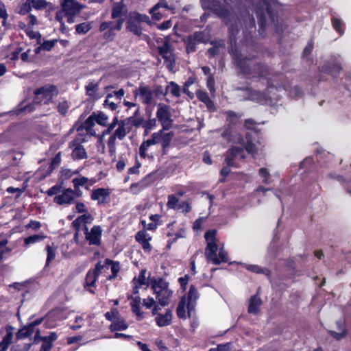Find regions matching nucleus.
Returning a JSON list of instances; mask_svg holds the SVG:
<instances>
[{
    "label": "nucleus",
    "mask_w": 351,
    "mask_h": 351,
    "mask_svg": "<svg viewBox=\"0 0 351 351\" xmlns=\"http://www.w3.org/2000/svg\"><path fill=\"white\" fill-rule=\"evenodd\" d=\"M94 117H95V112H93L82 124V126L86 130H88L94 125V121H95Z\"/></svg>",
    "instance_id": "052dcab7"
},
{
    "label": "nucleus",
    "mask_w": 351,
    "mask_h": 351,
    "mask_svg": "<svg viewBox=\"0 0 351 351\" xmlns=\"http://www.w3.org/2000/svg\"><path fill=\"white\" fill-rule=\"evenodd\" d=\"M184 296L186 297V302H187L188 315L190 316L191 312L195 308V301L199 298V293L195 285H191L190 286L189 292L186 295Z\"/></svg>",
    "instance_id": "2eb2a0df"
},
{
    "label": "nucleus",
    "mask_w": 351,
    "mask_h": 351,
    "mask_svg": "<svg viewBox=\"0 0 351 351\" xmlns=\"http://www.w3.org/2000/svg\"><path fill=\"white\" fill-rule=\"evenodd\" d=\"M239 32L237 25L232 24L229 27V53L233 56V58L241 71L243 73L250 74L252 72L261 75L263 72V66L258 64L257 68H253L255 61L249 58H243L241 53L237 47V35Z\"/></svg>",
    "instance_id": "f03ea898"
},
{
    "label": "nucleus",
    "mask_w": 351,
    "mask_h": 351,
    "mask_svg": "<svg viewBox=\"0 0 351 351\" xmlns=\"http://www.w3.org/2000/svg\"><path fill=\"white\" fill-rule=\"evenodd\" d=\"M106 265H111L112 275L109 276V279L111 280L117 277L118 272L120 270V265L119 262H114L113 261L106 258L105 260Z\"/></svg>",
    "instance_id": "473e14b6"
},
{
    "label": "nucleus",
    "mask_w": 351,
    "mask_h": 351,
    "mask_svg": "<svg viewBox=\"0 0 351 351\" xmlns=\"http://www.w3.org/2000/svg\"><path fill=\"white\" fill-rule=\"evenodd\" d=\"M341 70L342 66L341 64L337 62H327L324 66H322V72L330 75L333 77H337L339 75Z\"/></svg>",
    "instance_id": "f3484780"
},
{
    "label": "nucleus",
    "mask_w": 351,
    "mask_h": 351,
    "mask_svg": "<svg viewBox=\"0 0 351 351\" xmlns=\"http://www.w3.org/2000/svg\"><path fill=\"white\" fill-rule=\"evenodd\" d=\"M141 299L139 296L132 297L130 305L132 312L135 313L138 317L142 319L143 317V313L141 311Z\"/></svg>",
    "instance_id": "bb28decb"
},
{
    "label": "nucleus",
    "mask_w": 351,
    "mask_h": 351,
    "mask_svg": "<svg viewBox=\"0 0 351 351\" xmlns=\"http://www.w3.org/2000/svg\"><path fill=\"white\" fill-rule=\"evenodd\" d=\"M126 30L132 32L136 36H140L143 34V28L140 23L134 21L130 17H128L126 21Z\"/></svg>",
    "instance_id": "4be33fe9"
},
{
    "label": "nucleus",
    "mask_w": 351,
    "mask_h": 351,
    "mask_svg": "<svg viewBox=\"0 0 351 351\" xmlns=\"http://www.w3.org/2000/svg\"><path fill=\"white\" fill-rule=\"evenodd\" d=\"M189 37L197 44L206 43V36L203 32H195L192 35L189 36Z\"/></svg>",
    "instance_id": "09e8293b"
},
{
    "label": "nucleus",
    "mask_w": 351,
    "mask_h": 351,
    "mask_svg": "<svg viewBox=\"0 0 351 351\" xmlns=\"http://www.w3.org/2000/svg\"><path fill=\"white\" fill-rule=\"evenodd\" d=\"M262 304V300L257 295L252 296L250 300L248 312L250 313L256 314L259 311V306Z\"/></svg>",
    "instance_id": "393cba45"
},
{
    "label": "nucleus",
    "mask_w": 351,
    "mask_h": 351,
    "mask_svg": "<svg viewBox=\"0 0 351 351\" xmlns=\"http://www.w3.org/2000/svg\"><path fill=\"white\" fill-rule=\"evenodd\" d=\"M60 162H61L60 154V153H58L51 160V164L49 166L50 171H52L53 169H55L56 167L59 166Z\"/></svg>",
    "instance_id": "338daca9"
},
{
    "label": "nucleus",
    "mask_w": 351,
    "mask_h": 351,
    "mask_svg": "<svg viewBox=\"0 0 351 351\" xmlns=\"http://www.w3.org/2000/svg\"><path fill=\"white\" fill-rule=\"evenodd\" d=\"M88 179L86 177L82 178H75L72 180L73 184L74 189L79 188L81 186H84L87 182Z\"/></svg>",
    "instance_id": "bf43d9fd"
},
{
    "label": "nucleus",
    "mask_w": 351,
    "mask_h": 351,
    "mask_svg": "<svg viewBox=\"0 0 351 351\" xmlns=\"http://www.w3.org/2000/svg\"><path fill=\"white\" fill-rule=\"evenodd\" d=\"M128 17H130V19H132V20H134V21H136L140 24L141 23H145L147 24H149L151 23L149 16H147L146 14H141L137 12H130Z\"/></svg>",
    "instance_id": "c85d7f7f"
},
{
    "label": "nucleus",
    "mask_w": 351,
    "mask_h": 351,
    "mask_svg": "<svg viewBox=\"0 0 351 351\" xmlns=\"http://www.w3.org/2000/svg\"><path fill=\"white\" fill-rule=\"evenodd\" d=\"M210 44L213 45V47L208 49V53L212 57L219 54L221 48L225 47V42L223 40L212 41Z\"/></svg>",
    "instance_id": "cd10ccee"
},
{
    "label": "nucleus",
    "mask_w": 351,
    "mask_h": 351,
    "mask_svg": "<svg viewBox=\"0 0 351 351\" xmlns=\"http://www.w3.org/2000/svg\"><path fill=\"white\" fill-rule=\"evenodd\" d=\"M162 130L154 132L152 134L151 138L147 141H144L139 147V155L142 158L149 157L147 152L148 148L155 144L160 143V137Z\"/></svg>",
    "instance_id": "9d476101"
},
{
    "label": "nucleus",
    "mask_w": 351,
    "mask_h": 351,
    "mask_svg": "<svg viewBox=\"0 0 351 351\" xmlns=\"http://www.w3.org/2000/svg\"><path fill=\"white\" fill-rule=\"evenodd\" d=\"M119 140H122L125 138L127 134L125 123L123 121H120L119 123L118 128L115 130L114 132L112 134Z\"/></svg>",
    "instance_id": "ea45409f"
},
{
    "label": "nucleus",
    "mask_w": 351,
    "mask_h": 351,
    "mask_svg": "<svg viewBox=\"0 0 351 351\" xmlns=\"http://www.w3.org/2000/svg\"><path fill=\"white\" fill-rule=\"evenodd\" d=\"M289 94L292 98L299 99L304 95V91L300 86H295L291 88Z\"/></svg>",
    "instance_id": "de8ad7c7"
},
{
    "label": "nucleus",
    "mask_w": 351,
    "mask_h": 351,
    "mask_svg": "<svg viewBox=\"0 0 351 351\" xmlns=\"http://www.w3.org/2000/svg\"><path fill=\"white\" fill-rule=\"evenodd\" d=\"M107 95H111L112 99L114 98L118 102H121V99L125 95V90L123 88L119 89L117 91H112V93H108Z\"/></svg>",
    "instance_id": "4d7b16f0"
},
{
    "label": "nucleus",
    "mask_w": 351,
    "mask_h": 351,
    "mask_svg": "<svg viewBox=\"0 0 351 351\" xmlns=\"http://www.w3.org/2000/svg\"><path fill=\"white\" fill-rule=\"evenodd\" d=\"M314 48V40L313 38H311L307 43L306 46L304 47L302 57L303 58L308 57L311 54Z\"/></svg>",
    "instance_id": "8fccbe9b"
},
{
    "label": "nucleus",
    "mask_w": 351,
    "mask_h": 351,
    "mask_svg": "<svg viewBox=\"0 0 351 351\" xmlns=\"http://www.w3.org/2000/svg\"><path fill=\"white\" fill-rule=\"evenodd\" d=\"M178 0H159V1L152 7L149 13L152 15V17L155 20H160L162 17L164 13L159 10L164 8L167 10H173L177 8V3Z\"/></svg>",
    "instance_id": "0eeeda50"
},
{
    "label": "nucleus",
    "mask_w": 351,
    "mask_h": 351,
    "mask_svg": "<svg viewBox=\"0 0 351 351\" xmlns=\"http://www.w3.org/2000/svg\"><path fill=\"white\" fill-rule=\"evenodd\" d=\"M274 90L278 91V88L268 86L267 87L266 90H265V97H264L265 104H266L268 101H269L270 102H272L273 101H277L279 100L278 95H276L274 93L273 97L269 95V94L271 93Z\"/></svg>",
    "instance_id": "2f4dec72"
},
{
    "label": "nucleus",
    "mask_w": 351,
    "mask_h": 351,
    "mask_svg": "<svg viewBox=\"0 0 351 351\" xmlns=\"http://www.w3.org/2000/svg\"><path fill=\"white\" fill-rule=\"evenodd\" d=\"M13 330L14 328L11 326H8L6 327L7 333L2 340L3 346H5V347H8L9 345L12 343L13 337Z\"/></svg>",
    "instance_id": "37998d69"
},
{
    "label": "nucleus",
    "mask_w": 351,
    "mask_h": 351,
    "mask_svg": "<svg viewBox=\"0 0 351 351\" xmlns=\"http://www.w3.org/2000/svg\"><path fill=\"white\" fill-rule=\"evenodd\" d=\"M173 136V133L172 132L164 133L163 131L162 130V134H160L159 143H161L162 145V155H165L167 154Z\"/></svg>",
    "instance_id": "aec40b11"
},
{
    "label": "nucleus",
    "mask_w": 351,
    "mask_h": 351,
    "mask_svg": "<svg viewBox=\"0 0 351 351\" xmlns=\"http://www.w3.org/2000/svg\"><path fill=\"white\" fill-rule=\"evenodd\" d=\"M69 147L73 149L71 154L73 159L81 160L88 157L85 149L81 145L80 138H75L71 141L69 143Z\"/></svg>",
    "instance_id": "9b49d317"
},
{
    "label": "nucleus",
    "mask_w": 351,
    "mask_h": 351,
    "mask_svg": "<svg viewBox=\"0 0 351 351\" xmlns=\"http://www.w3.org/2000/svg\"><path fill=\"white\" fill-rule=\"evenodd\" d=\"M69 108V106L68 101L66 100H63V101L59 102V104L57 106L58 112L62 116H64V117L66 114Z\"/></svg>",
    "instance_id": "3c124183"
},
{
    "label": "nucleus",
    "mask_w": 351,
    "mask_h": 351,
    "mask_svg": "<svg viewBox=\"0 0 351 351\" xmlns=\"http://www.w3.org/2000/svg\"><path fill=\"white\" fill-rule=\"evenodd\" d=\"M61 5L62 9L65 12V14H76L83 8L75 0H63Z\"/></svg>",
    "instance_id": "4468645a"
},
{
    "label": "nucleus",
    "mask_w": 351,
    "mask_h": 351,
    "mask_svg": "<svg viewBox=\"0 0 351 351\" xmlns=\"http://www.w3.org/2000/svg\"><path fill=\"white\" fill-rule=\"evenodd\" d=\"M172 313L171 310H167L165 314L159 313L156 317V322L158 326L163 327L171 323Z\"/></svg>",
    "instance_id": "5701e85b"
},
{
    "label": "nucleus",
    "mask_w": 351,
    "mask_h": 351,
    "mask_svg": "<svg viewBox=\"0 0 351 351\" xmlns=\"http://www.w3.org/2000/svg\"><path fill=\"white\" fill-rule=\"evenodd\" d=\"M110 195L109 191L104 188H99L92 191L91 199L97 200L99 204L106 203V198Z\"/></svg>",
    "instance_id": "412c9836"
},
{
    "label": "nucleus",
    "mask_w": 351,
    "mask_h": 351,
    "mask_svg": "<svg viewBox=\"0 0 351 351\" xmlns=\"http://www.w3.org/2000/svg\"><path fill=\"white\" fill-rule=\"evenodd\" d=\"M212 12L221 19H227L230 14L229 6L221 3L219 0L215 5Z\"/></svg>",
    "instance_id": "6ab92c4d"
},
{
    "label": "nucleus",
    "mask_w": 351,
    "mask_h": 351,
    "mask_svg": "<svg viewBox=\"0 0 351 351\" xmlns=\"http://www.w3.org/2000/svg\"><path fill=\"white\" fill-rule=\"evenodd\" d=\"M32 6L36 10L45 8L47 5V2L45 0H29Z\"/></svg>",
    "instance_id": "864d4df0"
},
{
    "label": "nucleus",
    "mask_w": 351,
    "mask_h": 351,
    "mask_svg": "<svg viewBox=\"0 0 351 351\" xmlns=\"http://www.w3.org/2000/svg\"><path fill=\"white\" fill-rule=\"evenodd\" d=\"M156 125V121L155 119H149L147 121H145L143 123V128L145 129V132H147L149 130L154 128Z\"/></svg>",
    "instance_id": "680f3d73"
},
{
    "label": "nucleus",
    "mask_w": 351,
    "mask_h": 351,
    "mask_svg": "<svg viewBox=\"0 0 351 351\" xmlns=\"http://www.w3.org/2000/svg\"><path fill=\"white\" fill-rule=\"evenodd\" d=\"M167 206L171 209L180 210V203L179 202V198L177 197L175 195H169Z\"/></svg>",
    "instance_id": "4c0bfd02"
},
{
    "label": "nucleus",
    "mask_w": 351,
    "mask_h": 351,
    "mask_svg": "<svg viewBox=\"0 0 351 351\" xmlns=\"http://www.w3.org/2000/svg\"><path fill=\"white\" fill-rule=\"evenodd\" d=\"M217 0H202L200 3L204 10L212 12L215 5L217 3Z\"/></svg>",
    "instance_id": "603ef678"
},
{
    "label": "nucleus",
    "mask_w": 351,
    "mask_h": 351,
    "mask_svg": "<svg viewBox=\"0 0 351 351\" xmlns=\"http://www.w3.org/2000/svg\"><path fill=\"white\" fill-rule=\"evenodd\" d=\"M46 238L44 234H34L29 236L24 239V245L28 246L30 244H34L38 242H40Z\"/></svg>",
    "instance_id": "c9c22d12"
},
{
    "label": "nucleus",
    "mask_w": 351,
    "mask_h": 351,
    "mask_svg": "<svg viewBox=\"0 0 351 351\" xmlns=\"http://www.w3.org/2000/svg\"><path fill=\"white\" fill-rule=\"evenodd\" d=\"M46 250L47 252V256L46 260V265H49V263L55 258L56 256V248H53L49 245L46 246Z\"/></svg>",
    "instance_id": "5fc2aeb1"
},
{
    "label": "nucleus",
    "mask_w": 351,
    "mask_h": 351,
    "mask_svg": "<svg viewBox=\"0 0 351 351\" xmlns=\"http://www.w3.org/2000/svg\"><path fill=\"white\" fill-rule=\"evenodd\" d=\"M331 23L332 27L336 30V32L340 34H343L344 31L342 28V21L340 19L332 16L331 19Z\"/></svg>",
    "instance_id": "49530a36"
},
{
    "label": "nucleus",
    "mask_w": 351,
    "mask_h": 351,
    "mask_svg": "<svg viewBox=\"0 0 351 351\" xmlns=\"http://www.w3.org/2000/svg\"><path fill=\"white\" fill-rule=\"evenodd\" d=\"M136 240L142 245L144 250L149 252L152 249V246L149 243L151 237H147V234L143 231H139L135 236Z\"/></svg>",
    "instance_id": "b1692460"
},
{
    "label": "nucleus",
    "mask_w": 351,
    "mask_h": 351,
    "mask_svg": "<svg viewBox=\"0 0 351 351\" xmlns=\"http://www.w3.org/2000/svg\"><path fill=\"white\" fill-rule=\"evenodd\" d=\"M32 4L29 0L23 3L21 7L19 13L21 15H25L29 13L32 10Z\"/></svg>",
    "instance_id": "6e6d98bb"
},
{
    "label": "nucleus",
    "mask_w": 351,
    "mask_h": 351,
    "mask_svg": "<svg viewBox=\"0 0 351 351\" xmlns=\"http://www.w3.org/2000/svg\"><path fill=\"white\" fill-rule=\"evenodd\" d=\"M237 158H244L243 149L240 147H232L226 152V164L228 165V166H234L233 160Z\"/></svg>",
    "instance_id": "f8f14e48"
},
{
    "label": "nucleus",
    "mask_w": 351,
    "mask_h": 351,
    "mask_svg": "<svg viewBox=\"0 0 351 351\" xmlns=\"http://www.w3.org/2000/svg\"><path fill=\"white\" fill-rule=\"evenodd\" d=\"M256 12L258 16V23L260 29H263V10L261 7H257Z\"/></svg>",
    "instance_id": "69168bd1"
},
{
    "label": "nucleus",
    "mask_w": 351,
    "mask_h": 351,
    "mask_svg": "<svg viewBox=\"0 0 351 351\" xmlns=\"http://www.w3.org/2000/svg\"><path fill=\"white\" fill-rule=\"evenodd\" d=\"M245 127L254 133H258L261 131V123H256L252 119H248L245 121Z\"/></svg>",
    "instance_id": "f704fd0d"
},
{
    "label": "nucleus",
    "mask_w": 351,
    "mask_h": 351,
    "mask_svg": "<svg viewBox=\"0 0 351 351\" xmlns=\"http://www.w3.org/2000/svg\"><path fill=\"white\" fill-rule=\"evenodd\" d=\"M98 277L90 271H88L86 274L85 278L84 287H95V282L97 280Z\"/></svg>",
    "instance_id": "79ce46f5"
},
{
    "label": "nucleus",
    "mask_w": 351,
    "mask_h": 351,
    "mask_svg": "<svg viewBox=\"0 0 351 351\" xmlns=\"http://www.w3.org/2000/svg\"><path fill=\"white\" fill-rule=\"evenodd\" d=\"M156 117L161 123L164 130H169L171 126L172 120L171 119V113L169 106L163 104H158V108L156 112Z\"/></svg>",
    "instance_id": "6e6552de"
},
{
    "label": "nucleus",
    "mask_w": 351,
    "mask_h": 351,
    "mask_svg": "<svg viewBox=\"0 0 351 351\" xmlns=\"http://www.w3.org/2000/svg\"><path fill=\"white\" fill-rule=\"evenodd\" d=\"M265 11L267 15V21L265 18V29L267 24L272 25L274 31L278 34H282L285 25L283 19V5L278 0H265Z\"/></svg>",
    "instance_id": "7ed1b4c3"
},
{
    "label": "nucleus",
    "mask_w": 351,
    "mask_h": 351,
    "mask_svg": "<svg viewBox=\"0 0 351 351\" xmlns=\"http://www.w3.org/2000/svg\"><path fill=\"white\" fill-rule=\"evenodd\" d=\"M53 202L59 205L73 204L74 202L73 189H64L62 194L55 196Z\"/></svg>",
    "instance_id": "dca6fc26"
},
{
    "label": "nucleus",
    "mask_w": 351,
    "mask_h": 351,
    "mask_svg": "<svg viewBox=\"0 0 351 351\" xmlns=\"http://www.w3.org/2000/svg\"><path fill=\"white\" fill-rule=\"evenodd\" d=\"M128 328V324L123 319L114 321L110 326V330L112 332L118 330H124Z\"/></svg>",
    "instance_id": "e433bc0d"
},
{
    "label": "nucleus",
    "mask_w": 351,
    "mask_h": 351,
    "mask_svg": "<svg viewBox=\"0 0 351 351\" xmlns=\"http://www.w3.org/2000/svg\"><path fill=\"white\" fill-rule=\"evenodd\" d=\"M92 28L91 23L84 22L75 25V31L78 34H85Z\"/></svg>",
    "instance_id": "a19ab883"
},
{
    "label": "nucleus",
    "mask_w": 351,
    "mask_h": 351,
    "mask_svg": "<svg viewBox=\"0 0 351 351\" xmlns=\"http://www.w3.org/2000/svg\"><path fill=\"white\" fill-rule=\"evenodd\" d=\"M230 343L219 344L217 348H210L208 351H229Z\"/></svg>",
    "instance_id": "774afa93"
},
{
    "label": "nucleus",
    "mask_w": 351,
    "mask_h": 351,
    "mask_svg": "<svg viewBox=\"0 0 351 351\" xmlns=\"http://www.w3.org/2000/svg\"><path fill=\"white\" fill-rule=\"evenodd\" d=\"M166 93H170L173 96L179 97L180 96V88L174 82H170L166 87Z\"/></svg>",
    "instance_id": "58836bf2"
},
{
    "label": "nucleus",
    "mask_w": 351,
    "mask_h": 351,
    "mask_svg": "<svg viewBox=\"0 0 351 351\" xmlns=\"http://www.w3.org/2000/svg\"><path fill=\"white\" fill-rule=\"evenodd\" d=\"M112 99V95H106V99L104 101V106L105 108H108L111 110H115L121 104V102L117 101H111Z\"/></svg>",
    "instance_id": "c03bdc74"
},
{
    "label": "nucleus",
    "mask_w": 351,
    "mask_h": 351,
    "mask_svg": "<svg viewBox=\"0 0 351 351\" xmlns=\"http://www.w3.org/2000/svg\"><path fill=\"white\" fill-rule=\"evenodd\" d=\"M158 53L162 57L165 61L171 65L174 63V58L171 50L170 45L165 42L163 45L158 47Z\"/></svg>",
    "instance_id": "a211bd4d"
},
{
    "label": "nucleus",
    "mask_w": 351,
    "mask_h": 351,
    "mask_svg": "<svg viewBox=\"0 0 351 351\" xmlns=\"http://www.w3.org/2000/svg\"><path fill=\"white\" fill-rule=\"evenodd\" d=\"M186 44L187 53L194 52L196 50V45L197 43L189 36L186 39Z\"/></svg>",
    "instance_id": "13d9d810"
},
{
    "label": "nucleus",
    "mask_w": 351,
    "mask_h": 351,
    "mask_svg": "<svg viewBox=\"0 0 351 351\" xmlns=\"http://www.w3.org/2000/svg\"><path fill=\"white\" fill-rule=\"evenodd\" d=\"M34 94L35 103L47 104L58 95V90L56 86L48 84L36 89Z\"/></svg>",
    "instance_id": "423d86ee"
},
{
    "label": "nucleus",
    "mask_w": 351,
    "mask_h": 351,
    "mask_svg": "<svg viewBox=\"0 0 351 351\" xmlns=\"http://www.w3.org/2000/svg\"><path fill=\"white\" fill-rule=\"evenodd\" d=\"M186 306H187V302H186V297L183 296L177 307L176 313L177 315L180 319H186Z\"/></svg>",
    "instance_id": "7c9ffc66"
},
{
    "label": "nucleus",
    "mask_w": 351,
    "mask_h": 351,
    "mask_svg": "<svg viewBox=\"0 0 351 351\" xmlns=\"http://www.w3.org/2000/svg\"><path fill=\"white\" fill-rule=\"evenodd\" d=\"M154 92L148 86L141 84L134 90V96H138L143 104L149 106L153 101Z\"/></svg>",
    "instance_id": "1a4fd4ad"
},
{
    "label": "nucleus",
    "mask_w": 351,
    "mask_h": 351,
    "mask_svg": "<svg viewBox=\"0 0 351 351\" xmlns=\"http://www.w3.org/2000/svg\"><path fill=\"white\" fill-rule=\"evenodd\" d=\"M34 330V329L29 324L27 326H24L16 332V338L18 339L27 338L33 334Z\"/></svg>",
    "instance_id": "72a5a7b5"
},
{
    "label": "nucleus",
    "mask_w": 351,
    "mask_h": 351,
    "mask_svg": "<svg viewBox=\"0 0 351 351\" xmlns=\"http://www.w3.org/2000/svg\"><path fill=\"white\" fill-rule=\"evenodd\" d=\"M85 89L87 95H88L90 97L93 99H96L97 94L99 90V84L94 82H90L85 86Z\"/></svg>",
    "instance_id": "c756f323"
},
{
    "label": "nucleus",
    "mask_w": 351,
    "mask_h": 351,
    "mask_svg": "<svg viewBox=\"0 0 351 351\" xmlns=\"http://www.w3.org/2000/svg\"><path fill=\"white\" fill-rule=\"evenodd\" d=\"M95 121L97 124L106 126L108 121V117L103 112H95V117H94Z\"/></svg>",
    "instance_id": "a18cd8bd"
},
{
    "label": "nucleus",
    "mask_w": 351,
    "mask_h": 351,
    "mask_svg": "<svg viewBox=\"0 0 351 351\" xmlns=\"http://www.w3.org/2000/svg\"><path fill=\"white\" fill-rule=\"evenodd\" d=\"M128 8L123 1L113 3L111 11V17L117 21H104L99 25V31L104 32L103 38L112 41L116 36L115 32L121 30L124 23V17L127 16Z\"/></svg>",
    "instance_id": "f257e3e1"
},
{
    "label": "nucleus",
    "mask_w": 351,
    "mask_h": 351,
    "mask_svg": "<svg viewBox=\"0 0 351 351\" xmlns=\"http://www.w3.org/2000/svg\"><path fill=\"white\" fill-rule=\"evenodd\" d=\"M218 256L219 257L217 258L219 259L220 263L221 262L226 263L228 261V252L223 249V246L219 247Z\"/></svg>",
    "instance_id": "e2e57ef3"
},
{
    "label": "nucleus",
    "mask_w": 351,
    "mask_h": 351,
    "mask_svg": "<svg viewBox=\"0 0 351 351\" xmlns=\"http://www.w3.org/2000/svg\"><path fill=\"white\" fill-rule=\"evenodd\" d=\"M152 289L159 304L162 306H167L173 294V291L169 289V283L162 278L155 280L152 282Z\"/></svg>",
    "instance_id": "20e7f679"
},
{
    "label": "nucleus",
    "mask_w": 351,
    "mask_h": 351,
    "mask_svg": "<svg viewBox=\"0 0 351 351\" xmlns=\"http://www.w3.org/2000/svg\"><path fill=\"white\" fill-rule=\"evenodd\" d=\"M215 230H210L204 234V238L207 241V246L205 250V256L208 262H212L215 265H219L220 261L217 258V252L218 246L215 242Z\"/></svg>",
    "instance_id": "39448f33"
},
{
    "label": "nucleus",
    "mask_w": 351,
    "mask_h": 351,
    "mask_svg": "<svg viewBox=\"0 0 351 351\" xmlns=\"http://www.w3.org/2000/svg\"><path fill=\"white\" fill-rule=\"evenodd\" d=\"M101 228L100 226H94L90 230L88 236L86 237V240L90 245H100L101 238Z\"/></svg>",
    "instance_id": "ddd939ff"
},
{
    "label": "nucleus",
    "mask_w": 351,
    "mask_h": 351,
    "mask_svg": "<svg viewBox=\"0 0 351 351\" xmlns=\"http://www.w3.org/2000/svg\"><path fill=\"white\" fill-rule=\"evenodd\" d=\"M196 96L199 101L205 104L208 109L214 108V104L206 92L199 90L196 92Z\"/></svg>",
    "instance_id": "a878e982"
},
{
    "label": "nucleus",
    "mask_w": 351,
    "mask_h": 351,
    "mask_svg": "<svg viewBox=\"0 0 351 351\" xmlns=\"http://www.w3.org/2000/svg\"><path fill=\"white\" fill-rule=\"evenodd\" d=\"M57 42V40H45L43 42V43L41 45L43 47V50L49 51L52 49V48L54 47L56 43Z\"/></svg>",
    "instance_id": "0e129e2a"
}]
</instances>
